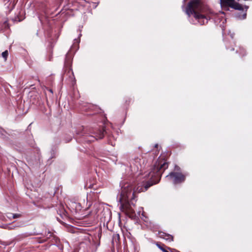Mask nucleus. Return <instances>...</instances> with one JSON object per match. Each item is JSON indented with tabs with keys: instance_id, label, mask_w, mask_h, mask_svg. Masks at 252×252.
I'll use <instances>...</instances> for the list:
<instances>
[{
	"instance_id": "f8f14e48",
	"label": "nucleus",
	"mask_w": 252,
	"mask_h": 252,
	"mask_svg": "<svg viewBox=\"0 0 252 252\" xmlns=\"http://www.w3.org/2000/svg\"><path fill=\"white\" fill-rule=\"evenodd\" d=\"M158 145L157 144H156V145H155V147L156 148H157V147H158Z\"/></svg>"
},
{
	"instance_id": "6e6552de",
	"label": "nucleus",
	"mask_w": 252,
	"mask_h": 252,
	"mask_svg": "<svg viewBox=\"0 0 252 252\" xmlns=\"http://www.w3.org/2000/svg\"><path fill=\"white\" fill-rule=\"evenodd\" d=\"M8 55V52L7 50L5 51L2 53V56L5 59V60H6Z\"/></svg>"
},
{
	"instance_id": "1a4fd4ad",
	"label": "nucleus",
	"mask_w": 252,
	"mask_h": 252,
	"mask_svg": "<svg viewBox=\"0 0 252 252\" xmlns=\"http://www.w3.org/2000/svg\"><path fill=\"white\" fill-rule=\"evenodd\" d=\"M164 238L169 241H173V237L169 235H165V237H164Z\"/></svg>"
},
{
	"instance_id": "20e7f679",
	"label": "nucleus",
	"mask_w": 252,
	"mask_h": 252,
	"mask_svg": "<svg viewBox=\"0 0 252 252\" xmlns=\"http://www.w3.org/2000/svg\"><path fill=\"white\" fill-rule=\"evenodd\" d=\"M145 159L143 158H136L130 164V168L133 173H137L141 171L145 168Z\"/></svg>"
},
{
	"instance_id": "7ed1b4c3",
	"label": "nucleus",
	"mask_w": 252,
	"mask_h": 252,
	"mask_svg": "<svg viewBox=\"0 0 252 252\" xmlns=\"http://www.w3.org/2000/svg\"><path fill=\"white\" fill-rule=\"evenodd\" d=\"M220 4L223 8L230 7L236 10L244 11L243 14L242 18L245 19L246 17V11L248 8L247 6H243L239 4L235 0H220Z\"/></svg>"
},
{
	"instance_id": "4468645a",
	"label": "nucleus",
	"mask_w": 252,
	"mask_h": 252,
	"mask_svg": "<svg viewBox=\"0 0 252 252\" xmlns=\"http://www.w3.org/2000/svg\"><path fill=\"white\" fill-rule=\"evenodd\" d=\"M239 0H235V1H239Z\"/></svg>"
},
{
	"instance_id": "39448f33",
	"label": "nucleus",
	"mask_w": 252,
	"mask_h": 252,
	"mask_svg": "<svg viewBox=\"0 0 252 252\" xmlns=\"http://www.w3.org/2000/svg\"><path fill=\"white\" fill-rule=\"evenodd\" d=\"M168 180L173 182L174 184L181 183L185 180L186 176L181 173L171 172L166 176Z\"/></svg>"
},
{
	"instance_id": "9d476101",
	"label": "nucleus",
	"mask_w": 252,
	"mask_h": 252,
	"mask_svg": "<svg viewBox=\"0 0 252 252\" xmlns=\"http://www.w3.org/2000/svg\"><path fill=\"white\" fill-rule=\"evenodd\" d=\"M14 227V226H11L10 225H6L4 228H6V229H13Z\"/></svg>"
},
{
	"instance_id": "f257e3e1",
	"label": "nucleus",
	"mask_w": 252,
	"mask_h": 252,
	"mask_svg": "<svg viewBox=\"0 0 252 252\" xmlns=\"http://www.w3.org/2000/svg\"><path fill=\"white\" fill-rule=\"evenodd\" d=\"M168 163L166 160L160 158L154 165L153 171L145 175L148 181H143L137 184V187H134L132 184H125L122 188V190L119 198L121 203L120 207L121 211L126 215L132 216L134 213L132 205L134 206L132 200L134 199L136 193L145 191L148 189L158 182V180L161 172L168 167Z\"/></svg>"
},
{
	"instance_id": "f03ea898",
	"label": "nucleus",
	"mask_w": 252,
	"mask_h": 252,
	"mask_svg": "<svg viewBox=\"0 0 252 252\" xmlns=\"http://www.w3.org/2000/svg\"><path fill=\"white\" fill-rule=\"evenodd\" d=\"M186 13L189 16L193 15L201 25L207 23L213 14L212 11L202 5L199 0H193L189 3Z\"/></svg>"
},
{
	"instance_id": "ddd939ff",
	"label": "nucleus",
	"mask_w": 252,
	"mask_h": 252,
	"mask_svg": "<svg viewBox=\"0 0 252 252\" xmlns=\"http://www.w3.org/2000/svg\"><path fill=\"white\" fill-rule=\"evenodd\" d=\"M89 141H93L94 140H91V139H90L89 140Z\"/></svg>"
},
{
	"instance_id": "9b49d317",
	"label": "nucleus",
	"mask_w": 252,
	"mask_h": 252,
	"mask_svg": "<svg viewBox=\"0 0 252 252\" xmlns=\"http://www.w3.org/2000/svg\"><path fill=\"white\" fill-rule=\"evenodd\" d=\"M49 91H50V92H51V93H53V91L51 89H49Z\"/></svg>"
},
{
	"instance_id": "423d86ee",
	"label": "nucleus",
	"mask_w": 252,
	"mask_h": 252,
	"mask_svg": "<svg viewBox=\"0 0 252 252\" xmlns=\"http://www.w3.org/2000/svg\"><path fill=\"white\" fill-rule=\"evenodd\" d=\"M105 131V130L104 128L98 130L97 132L95 133V136L93 137V138L95 139H102L104 137ZM90 137H92V136H91Z\"/></svg>"
},
{
	"instance_id": "0eeeda50",
	"label": "nucleus",
	"mask_w": 252,
	"mask_h": 252,
	"mask_svg": "<svg viewBox=\"0 0 252 252\" xmlns=\"http://www.w3.org/2000/svg\"><path fill=\"white\" fill-rule=\"evenodd\" d=\"M11 217H12L13 219H16V218H18L20 217H21V215L19 214H11V213H9L8 217L9 218H10Z\"/></svg>"
}]
</instances>
